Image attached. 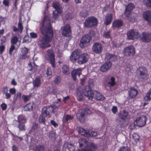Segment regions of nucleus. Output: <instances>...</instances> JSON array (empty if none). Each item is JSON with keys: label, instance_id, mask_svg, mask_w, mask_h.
Wrapping results in <instances>:
<instances>
[{"label": "nucleus", "instance_id": "35", "mask_svg": "<svg viewBox=\"0 0 151 151\" xmlns=\"http://www.w3.org/2000/svg\"><path fill=\"white\" fill-rule=\"evenodd\" d=\"M108 84L111 87L115 85L116 83L115 82V78L113 77H111L109 81L108 82Z\"/></svg>", "mask_w": 151, "mask_h": 151}, {"label": "nucleus", "instance_id": "28", "mask_svg": "<svg viewBox=\"0 0 151 151\" xmlns=\"http://www.w3.org/2000/svg\"><path fill=\"white\" fill-rule=\"evenodd\" d=\"M105 58L108 60L115 61L116 59V57L114 55L107 53L106 54Z\"/></svg>", "mask_w": 151, "mask_h": 151}, {"label": "nucleus", "instance_id": "3", "mask_svg": "<svg viewBox=\"0 0 151 151\" xmlns=\"http://www.w3.org/2000/svg\"><path fill=\"white\" fill-rule=\"evenodd\" d=\"M136 74L138 78L142 82L147 81L149 75L147 68L144 67H139L136 71Z\"/></svg>", "mask_w": 151, "mask_h": 151}, {"label": "nucleus", "instance_id": "34", "mask_svg": "<svg viewBox=\"0 0 151 151\" xmlns=\"http://www.w3.org/2000/svg\"><path fill=\"white\" fill-rule=\"evenodd\" d=\"M88 141V140L85 138H80L78 140L79 147H82L84 144H86Z\"/></svg>", "mask_w": 151, "mask_h": 151}, {"label": "nucleus", "instance_id": "22", "mask_svg": "<svg viewBox=\"0 0 151 151\" xmlns=\"http://www.w3.org/2000/svg\"><path fill=\"white\" fill-rule=\"evenodd\" d=\"M82 70L81 68H79L77 69H74L71 72L72 77L74 81L76 80V76L78 75L79 77L81 74Z\"/></svg>", "mask_w": 151, "mask_h": 151}, {"label": "nucleus", "instance_id": "30", "mask_svg": "<svg viewBox=\"0 0 151 151\" xmlns=\"http://www.w3.org/2000/svg\"><path fill=\"white\" fill-rule=\"evenodd\" d=\"M45 147L42 145H38L35 146L34 148V151H45Z\"/></svg>", "mask_w": 151, "mask_h": 151}, {"label": "nucleus", "instance_id": "53", "mask_svg": "<svg viewBox=\"0 0 151 151\" xmlns=\"http://www.w3.org/2000/svg\"><path fill=\"white\" fill-rule=\"evenodd\" d=\"M58 11L55 10V11H54L53 12L52 14H53V18L56 19L57 17L58 14H60L61 13H58L57 12Z\"/></svg>", "mask_w": 151, "mask_h": 151}, {"label": "nucleus", "instance_id": "43", "mask_svg": "<svg viewBox=\"0 0 151 151\" xmlns=\"http://www.w3.org/2000/svg\"><path fill=\"white\" fill-rule=\"evenodd\" d=\"M134 7V5L132 3H130L126 6L125 9L132 12Z\"/></svg>", "mask_w": 151, "mask_h": 151}, {"label": "nucleus", "instance_id": "23", "mask_svg": "<svg viewBox=\"0 0 151 151\" xmlns=\"http://www.w3.org/2000/svg\"><path fill=\"white\" fill-rule=\"evenodd\" d=\"M113 19V15L110 13L106 15L104 21V23L106 26H107L111 23Z\"/></svg>", "mask_w": 151, "mask_h": 151}, {"label": "nucleus", "instance_id": "47", "mask_svg": "<svg viewBox=\"0 0 151 151\" xmlns=\"http://www.w3.org/2000/svg\"><path fill=\"white\" fill-rule=\"evenodd\" d=\"M31 96L30 95H23L22 96V98L24 101L26 102L29 101L30 99Z\"/></svg>", "mask_w": 151, "mask_h": 151}, {"label": "nucleus", "instance_id": "56", "mask_svg": "<svg viewBox=\"0 0 151 151\" xmlns=\"http://www.w3.org/2000/svg\"><path fill=\"white\" fill-rule=\"evenodd\" d=\"M131 12H132L125 9L124 13L125 16L127 17H129L131 14Z\"/></svg>", "mask_w": 151, "mask_h": 151}, {"label": "nucleus", "instance_id": "41", "mask_svg": "<svg viewBox=\"0 0 151 151\" xmlns=\"http://www.w3.org/2000/svg\"><path fill=\"white\" fill-rule=\"evenodd\" d=\"M145 99L146 101H149L151 100V88L150 89L145 96Z\"/></svg>", "mask_w": 151, "mask_h": 151}, {"label": "nucleus", "instance_id": "55", "mask_svg": "<svg viewBox=\"0 0 151 151\" xmlns=\"http://www.w3.org/2000/svg\"><path fill=\"white\" fill-rule=\"evenodd\" d=\"M15 47L14 45H12L9 49V53L10 55H12L13 51L15 49Z\"/></svg>", "mask_w": 151, "mask_h": 151}, {"label": "nucleus", "instance_id": "45", "mask_svg": "<svg viewBox=\"0 0 151 151\" xmlns=\"http://www.w3.org/2000/svg\"><path fill=\"white\" fill-rule=\"evenodd\" d=\"M42 114H43L45 116L49 115V114H48V110L47 107L45 106L43 107L42 109Z\"/></svg>", "mask_w": 151, "mask_h": 151}, {"label": "nucleus", "instance_id": "32", "mask_svg": "<svg viewBox=\"0 0 151 151\" xmlns=\"http://www.w3.org/2000/svg\"><path fill=\"white\" fill-rule=\"evenodd\" d=\"M53 7L55 9V10H56L58 13H62V10L60 8L59 6V3L58 2H53L52 4Z\"/></svg>", "mask_w": 151, "mask_h": 151}, {"label": "nucleus", "instance_id": "54", "mask_svg": "<svg viewBox=\"0 0 151 151\" xmlns=\"http://www.w3.org/2000/svg\"><path fill=\"white\" fill-rule=\"evenodd\" d=\"M61 81V78L59 76L56 77L55 79L54 80V82L55 84H58L60 83Z\"/></svg>", "mask_w": 151, "mask_h": 151}, {"label": "nucleus", "instance_id": "9", "mask_svg": "<svg viewBox=\"0 0 151 151\" xmlns=\"http://www.w3.org/2000/svg\"><path fill=\"white\" fill-rule=\"evenodd\" d=\"M147 120V119L145 116H141L137 117L136 119L135 122L137 126L142 127L146 124Z\"/></svg>", "mask_w": 151, "mask_h": 151}, {"label": "nucleus", "instance_id": "49", "mask_svg": "<svg viewBox=\"0 0 151 151\" xmlns=\"http://www.w3.org/2000/svg\"><path fill=\"white\" fill-rule=\"evenodd\" d=\"M78 97L77 98L78 100L79 101H81L83 100V93L80 91H78L76 93Z\"/></svg>", "mask_w": 151, "mask_h": 151}, {"label": "nucleus", "instance_id": "59", "mask_svg": "<svg viewBox=\"0 0 151 151\" xmlns=\"http://www.w3.org/2000/svg\"><path fill=\"white\" fill-rule=\"evenodd\" d=\"M8 87L7 86H5L2 88L1 92L3 94H4L8 92Z\"/></svg>", "mask_w": 151, "mask_h": 151}, {"label": "nucleus", "instance_id": "40", "mask_svg": "<svg viewBox=\"0 0 151 151\" xmlns=\"http://www.w3.org/2000/svg\"><path fill=\"white\" fill-rule=\"evenodd\" d=\"M69 67L66 65H64L62 68L63 72L65 74L67 75L69 74Z\"/></svg>", "mask_w": 151, "mask_h": 151}, {"label": "nucleus", "instance_id": "44", "mask_svg": "<svg viewBox=\"0 0 151 151\" xmlns=\"http://www.w3.org/2000/svg\"><path fill=\"white\" fill-rule=\"evenodd\" d=\"M143 3L147 7L151 8V0H143Z\"/></svg>", "mask_w": 151, "mask_h": 151}, {"label": "nucleus", "instance_id": "16", "mask_svg": "<svg viewBox=\"0 0 151 151\" xmlns=\"http://www.w3.org/2000/svg\"><path fill=\"white\" fill-rule=\"evenodd\" d=\"M97 148L96 145L93 143H91L85 146L84 148L79 150L78 151H94Z\"/></svg>", "mask_w": 151, "mask_h": 151}, {"label": "nucleus", "instance_id": "52", "mask_svg": "<svg viewBox=\"0 0 151 151\" xmlns=\"http://www.w3.org/2000/svg\"><path fill=\"white\" fill-rule=\"evenodd\" d=\"M118 151H130V149L127 147H122Z\"/></svg>", "mask_w": 151, "mask_h": 151}, {"label": "nucleus", "instance_id": "42", "mask_svg": "<svg viewBox=\"0 0 151 151\" xmlns=\"http://www.w3.org/2000/svg\"><path fill=\"white\" fill-rule=\"evenodd\" d=\"M18 42V39L17 37L15 36H14L12 37L11 40V43L12 45L16 44Z\"/></svg>", "mask_w": 151, "mask_h": 151}, {"label": "nucleus", "instance_id": "51", "mask_svg": "<svg viewBox=\"0 0 151 151\" xmlns=\"http://www.w3.org/2000/svg\"><path fill=\"white\" fill-rule=\"evenodd\" d=\"M89 134L90 135L89 137H95L98 135V133L92 130H89Z\"/></svg>", "mask_w": 151, "mask_h": 151}, {"label": "nucleus", "instance_id": "4", "mask_svg": "<svg viewBox=\"0 0 151 151\" xmlns=\"http://www.w3.org/2000/svg\"><path fill=\"white\" fill-rule=\"evenodd\" d=\"M98 24L97 19L94 16L88 17L84 23V27L86 28H91L97 26Z\"/></svg>", "mask_w": 151, "mask_h": 151}, {"label": "nucleus", "instance_id": "5", "mask_svg": "<svg viewBox=\"0 0 151 151\" xmlns=\"http://www.w3.org/2000/svg\"><path fill=\"white\" fill-rule=\"evenodd\" d=\"M91 113L89 109L87 107L82 108L80 109L79 112L76 115L77 117L81 123H84L85 121V118L86 114H90Z\"/></svg>", "mask_w": 151, "mask_h": 151}, {"label": "nucleus", "instance_id": "39", "mask_svg": "<svg viewBox=\"0 0 151 151\" xmlns=\"http://www.w3.org/2000/svg\"><path fill=\"white\" fill-rule=\"evenodd\" d=\"M47 116H45L43 114H41L39 117V122L43 124H45V117Z\"/></svg>", "mask_w": 151, "mask_h": 151}, {"label": "nucleus", "instance_id": "60", "mask_svg": "<svg viewBox=\"0 0 151 151\" xmlns=\"http://www.w3.org/2000/svg\"><path fill=\"white\" fill-rule=\"evenodd\" d=\"M7 40V39L6 36H4L1 38V44L3 45L5 43Z\"/></svg>", "mask_w": 151, "mask_h": 151}, {"label": "nucleus", "instance_id": "48", "mask_svg": "<svg viewBox=\"0 0 151 151\" xmlns=\"http://www.w3.org/2000/svg\"><path fill=\"white\" fill-rule=\"evenodd\" d=\"M18 31L20 33H21L23 30V26L22 24V22H19L18 24Z\"/></svg>", "mask_w": 151, "mask_h": 151}, {"label": "nucleus", "instance_id": "29", "mask_svg": "<svg viewBox=\"0 0 151 151\" xmlns=\"http://www.w3.org/2000/svg\"><path fill=\"white\" fill-rule=\"evenodd\" d=\"M128 114L126 112L125 110L123 111L122 113H121L119 114V116L120 119L125 121L127 119L128 116Z\"/></svg>", "mask_w": 151, "mask_h": 151}, {"label": "nucleus", "instance_id": "25", "mask_svg": "<svg viewBox=\"0 0 151 151\" xmlns=\"http://www.w3.org/2000/svg\"><path fill=\"white\" fill-rule=\"evenodd\" d=\"M89 130H86L82 128L79 127L78 128V131L79 133L85 137H89L90 135L89 134Z\"/></svg>", "mask_w": 151, "mask_h": 151}, {"label": "nucleus", "instance_id": "61", "mask_svg": "<svg viewBox=\"0 0 151 151\" xmlns=\"http://www.w3.org/2000/svg\"><path fill=\"white\" fill-rule=\"evenodd\" d=\"M30 35L32 38H36L37 37V35L36 33L32 32L30 33Z\"/></svg>", "mask_w": 151, "mask_h": 151}, {"label": "nucleus", "instance_id": "62", "mask_svg": "<svg viewBox=\"0 0 151 151\" xmlns=\"http://www.w3.org/2000/svg\"><path fill=\"white\" fill-rule=\"evenodd\" d=\"M1 106L3 111L5 110L7 108V105L4 103L2 104L1 105Z\"/></svg>", "mask_w": 151, "mask_h": 151}, {"label": "nucleus", "instance_id": "36", "mask_svg": "<svg viewBox=\"0 0 151 151\" xmlns=\"http://www.w3.org/2000/svg\"><path fill=\"white\" fill-rule=\"evenodd\" d=\"M22 96V93L20 92H17L15 94L14 96L13 99V102H16L18 99H20Z\"/></svg>", "mask_w": 151, "mask_h": 151}, {"label": "nucleus", "instance_id": "13", "mask_svg": "<svg viewBox=\"0 0 151 151\" xmlns=\"http://www.w3.org/2000/svg\"><path fill=\"white\" fill-rule=\"evenodd\" d=\"M123 52L126 56H133L135 52V49L133 46H129L124 49Z\"/></svg>", "mask_w": 151, "mask_h": 151}, {"label": "nucleus", "instance_id": "38", "mask_svg": "<svg viewBox=\"0 0 151 151\" xmlns=\"http://www.w3.org/2000/svg\"><path fill=\"white\" fill-rule=\"evenodd\" d=\"M111 31L109 30L108 31H104V32L103 34V37L105 38L109 39L111 38Z\"/></svg>", "mask_w": 151, "mask_h": 151}, {"label": "nucleus", "instance_id": "17", "mask_svg": "<svg viewBox=\"0 0 151 151\" xmlns=\"http://www.w3.org/2000/svg\"><path fill=\"white\" fill-rule=\"evenodd\" d=\"M123 25V21L120 19L114 20L112 23V27L113 29H119Z\"/></svg>", "mask_w": 151, "mask_h": 151}, {"label": "nucleus", "instance_id": "19", "mask_svg": "<svg viewBox=\"0 0 151 151\" xmlns=\"http://www.w3.org/2000/svg\"><path fill=\"white\" fill-rule=\"evenodd\" d=\"M79 55V50H75L70 55V61L73 63L75 62L77 59L78 60V56Z\"/></svg>", "mask_w": 151, "mask_h": 151}, {"label": "nucleus", "instance_id": "14", "mask_svg": "<svg viewBox=\"0 0 151 151\" xmlns=\"http://www.w3.org/2000/svg\"><path fill=\"white\" fill-rule=\"evenodd\" d=\"M140 39L143 42H149L151 41V33L148 32H142Z\"/></svg>", "mask_w": 151, "mask_h": 151}, {"label": "nucleus", "instance_id": "1", "mask_svg": "<svg viewBox=\"0 0 151 151\" xmlns=\"http://www.w3.org/2000/svg\"><path fill=\"white\" fill-rule=\"evenodd\" d=\"M40 27L43 36L40 41V47L42 49L50 47V43L52 40L54 33L50 19L47 16H44L40 23Z\"/></svg>", "mask_w": 151, "mask_h": 151}, {"label": "nucleus", "instance_id": "11", "mask_svg": "<svg viewBox=\"0 0 151 151\" xmlns=\"http://www.w3.org/2000/svg\"><path fill=\"white\" fill-rule=\"evenodd\" d=\"M47 56L48 58V60H49L52 66L54 68L55 65V55L53 51L50 49H49L47 51Z\"/></svg>", "mask_w": 151, "mask_h": 151}, {"label": "nucleus", "instance_id": "15", "mask_svg": "<svg viewBox=\"0 0 151 151\" xmlns=\"http://www.w3.org/2000/svg\"><path fill=\"white\" fill-rule=\"evenodd\" d=\"M93 51L96 54H100L103 50L102 45L98 42L95 43L92 47Z\"/></svg>", "mask_w": 151, "mask_h": 151}, {"label": "nucleus", "instance_id": "10", "mask_svg": "<svg viewBox=\"0 0 151 151\" xmlns=\"http://www.w3.org/2000/svg\"><path fill=\"white\" fill-rule=\"evenodd\" d=\"M61 33L62 35L65 37H69L71 36L72 32L70 25L68 24L65 25L63 28Z\"/></svg>", "mask_w": 151, "mask_h": 151}, {"label": "nucleus", "instance_id": "57", "mask_svg": "<svg viewBox=\"0 0 151 151\" xmlns=\"http://www.w3.org/2000/svg\"><path fill=\"white\" fill-rule=\"evenodd\" d=\"M73 118V116H71L70 115H66L65 117V120L66 122H68V120L72 119Z\"/></svg>", "mask_w": 151, "mask_h": 151}, {"label": "nucleus", "instance_id": "24", "mask_svg": "<svg viewBox=\"0 0 151 151\" xmlns=\"http://www.w3.org/2000/svg\"><path fill=\"white\" fill-rule=\"evenodd\" d=\"M137 91L136 89H135L134 87L131 88L128 91L129 96L131 99L135 98L137 95Z\"/></svg>", "mask_w": 151, "mask_h": 151}, {"label": "nucleus", "instance_id": "37", "mask_svg": "<svg viewBox=\"0 0 151 151\" xmlns=\"http://www.w3.org/2000/svg\"><path fill=\"white\" fill-rule=\"evenodd\" d=\"M58 106L59 105L56 106L54 105L52 106H50L47 107L48 112V114H49V115H50V113L54 112V109L58 108Z\"/></svg>", "mask_w": 151, "mask_h": 151}, {"label": "nucleus", "instance_id": "58", "mask_svg": "<svg viewBox=\"0 0 151 151\" xmlns=\"http://www.w3.org/2000/svg\"><path fill=\"white\" fill-rule=\"evenodd\" d=\"M5 46L3 45H0V54L1 55L5 51Z\"/></svg>", "mask_w": 151, "mask_h": 151}, {"label": "nucleus", "instance_id": "26", "mask_svg": "<svg viewBox=\"0 0 151 151\" xmlns=\"http://www.w3.org/2000/svg\"><path fill=\"white\" fill-rule=\"evenodd\" d=\"M22 54L21 56L22 59L24 60L28 58L26 55L28 52V49L25 47L22 48L21 50Z\"/></svg>", "mask_w": 151, "mask_h": 151}, {"label": "nucleus", "instance_id": "27", "mask_svg": "<svg viewBox=\"0 0 151 151\" xmlns=\"http://www.w3.org/2000/svg\"><path fill=\"white\" fill-rule=\"evenodd\" d=\"M41 80L40 77H37L33 81L34 87H38L41 85Z\"/></svg>", "mask_w": 151, "mask_h": 151}, {"label": "nucleus", "instance_id": "21", "mask_svg": "<svg viewBox=\"0 0 151 151\" xmlns=\"http://www.w3.org/2000/svg\"><path fill=\"white\" fill-rule=\"evenodd\" d=\"M144 19L147 21L150 26H151V11H147L145 12L143 14Z\"/></svg>", "mask_w": 151, "mask_h": 151}, {"label": "nucleus", "instance_id": "50", "mask_svg": "<svg viewBox=\"0 0 151 151\" xmlns=\"http://www.w3.org/2000/svg\"><path fill=\"white\" fill-rule=\"evenodd\" d=\"M80 14L82 17L85 18L88 16V12L86 10L80 12Z\"/></svg>", "mask_w": 151, "mask_h": 151}, {"label": "nucleus", "instance_id": "33", "mask_svg": "<svg viewBox=\"0 0 151 151\" xmlns=\"http://www.w3.org/2000/svg\"><path fill=\"white\" fill-rule=\"evenodd\" d=\"M33 104L32 103H29L27 104L24 107V109L25 111H31L33 109Z\"/></svg>", "mask_w": 151, "mask_h": 151}, {"label": "nucleus", "instance_id": "20", "mask_svg": "<svg viewBox=\"0 0 151 151\" xmlns=\"http://www.w3.org/2000/svg\"><path fill=\"white\" fill-rule=\"evenodd\" d=\"M112 63L110 61L106 62L104 63L100 68L101 71L105 72L109 70L111 67Z\"/></svg>", "mask_w": 151, "mask_h": 151}, {"label": "nucleus", "instance_id": "8", "mask_svg": "<svg viewBox=\"0 0 151 151\" xmlns=\"http://www.w3.org/2000/svg\"><path fill=\"white\" fill-rule=\"evenodd\" d=\"M127 38L129 40H134L138 38L139 36V32L134 31L133 29H131L128 31L127 34Z\"/></svg>", "mask_w": 151, "mask_h": 151}, {"label": "nucleus", "instance_id": "7", "mask_svg": "<svg viewBox=\"0 0 151 151\" xmlns=\"http://www.w3.org/2000/svg\"><path fill=\"white\" fill-rule=\"evenodd\" d=\"M26 122V119L24 118L19 119L18 120H15L14 122V125L18 127L20 131H25V127L24 124Z\"/></svg>", "mask_w": 151, "mask_h": 151}, {"label": "nucleus", "instance_id": "63", "mask_svg": "<svg viewBox=\"0 0 151 151\" xmlns=\"http://www.w3.org/2000/svg\"><path fill=\"white\" fill-rule=\"evenodd\" d=\"M9 91L10 94L12 95L15 94L16 93V90L14 88H11L9 90Z\"/></svg>", "mask_w": 151, "mask_h": 151}, {"label": "nucleus", "instance_id": "46", "mask_svg": "<svg viewBox=\"0 0 151 151\" xmlns=\"http://www.w3.org/2000/svg\"><path fill=\"white\" fill-rule=\"evenodd\" d=\"M132 138L135 142H137L139 141L140 137L137 133H134L132 135Z\"/></svg>", "mask_w": 151, "mask_h": 151}, {"label": "nucleus", "instance_id": "12", "mask_svg": "<svg viewBox=\"0 0 151 151\" xmlns=\"http://www.w3.org/2000/svg\"><path fill=\"white\" fill-rule=\"evenodd\" d=\"M89 55L87 53H83L78 56V63L79 64H83L86 63L89 60Z\"/></svg>", "mask_w": 151, "mask_h": 151}, {"label": "nucleus", "instance_id": "6", "mask_svg": "<svg viewBox=\"0 0 151 151\" xmlns=\"http://www.w3.org/2000/svg\"><path fill=\"white\" fill-rule=\"evenodd\" d=\"M92 39V37L89 34L84 35L81 40L79 44L80 47L83 48L89 45Z\"/></svg>", "mask_w": 151, "mask_h": 151}, {"label": "nucleus", "instance_id": "31", "mask_svg": "<svg viewBox=\"0 0 151 151\" xmlns=\"http://www.w3.org/2000/svg\"><path fill=\"white\" fill-rule=\"evenodd\" d=\"M38 124L36 123H33L32 128L29 130V133L34 135L36 131H37L38 127Z\"/></svg>", "mask_w": 151, "mask_h": 151}, {"label": "nucleus", "instance_id": "2", "mask_svg": "<svg viewBox=\"0 0 151 151\" xmlns=\"http://www.w3.org/2000/svg\"><path fill=\"white\" fill-rule=\"evenodd\" d=\"M84 95L87 96L89 100H92L93 98L99 101H102L105 99V98L100 93L96 91L91 90L89 86H86L84 90Z\"/></svg>", "mask_w": 151, "mask_h": 151}, {"label": "nucleus", "instance_id": "18", "mask_svg": "<svg viewBox=\"0 0 151 151\" xmlns=\"http://www.w3.org/2000/svg\"><path fill=\"white\" fill-rule=\"evenodd\" d=\"M75 147L74 146L68 142L65 143L63 147V151H74Z\"/></svg>", "mask_w": 151, "mask_h": 151}, {"label": "nucleus", "instance_id": "64", "mask_svg": "<svg viewBox=\"0 0 151 151\" xmlns=\"http://www.w3.org/2000/svg\"><path fill=\"white\" fill-rule=\"evenodd\" d=\"M51 124L53 125L55 127H56L58 126V124L54 120H51L50 121Z\"/></svg>", "mask_w": 151, "mask_h": 151}]
</instances>
